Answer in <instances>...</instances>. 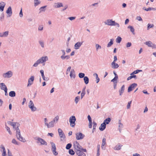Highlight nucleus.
<instances>
[{"mask_svg":"<svg viewBox=\"0 0 156 156\" xmlns=\"http://www.w3.org/2000/svg\"><path fill=\"white\" fill-rule=\"evenodd\" d=\"M105 24L109 26H115L117 25L118 27L119 26V24L116 23L114 21H113L112 20H108L105 22Z\"/></svg>","mask_w":156,"mask_h":156,"instance_id":"nucleus-3","label":"nucleus"},{"mask_svg":"<svg viewBox=\"0 0 156 156\" xmlns=\"http://www.w3.org/2000/svg\"><path fill=\"white\" fill-rule=\"evenodd\" d=\"M85 74L84 73H80L79 74V76L80 78H82L84 77Z\"/></svg>","mask_w":156,"mask_h":156,"instance_id":"nucleus-39","label":"nucleus"},{"mask_svg":"<svg viewBox=\"0 0 156 156\" xmlns=\"http://www.w3.org/2000/svg\"><path fill=\"white\" fill-rule=\"evenodd\" d=\"M88 120L89 121V122H92L91 118L89 115H88Z\"/></svg>","mask_w":156,"mask_h":156,"instance_id":"nucleus-59","label":"nucleus"},{"mask_svg":"<svg viewBox=\"0 0 156 156\" xmlns=\"http://www.w3.org/2000/svg\"><path fill=\"white\" fill-rule=\"evenodd\" d=\"M84 81L85 83L87 84L89 83V78L87 76H85L83 78Z\"/></svg>","mask_w":156,"mask_h":156,"instance_id":"nucleus-25","label":"nucleus"},{"mask_svg":"<svg viewBox=\"0 0 156 156\" xmlns=\"http://www.w3.org/2000/svg\"><path fill=\"white\" fill-rule=\"evenodd\" d=\"M80 99V97L77 96L75 98V101L76 104H77Z\"/></svg>","mask_w":156,"mask_h":156,"instance_id":"nucleus-42","label":"nucleus"},{"mask_svg":"<svg viewBox=\"0 0 156 156\" xmlns=\"http://www.w3.org/2000/svg\"><path fill=\"white\" fill-rule=\"evenodd\" d=\"M118 78V76H115L112 80L111 81L114 82L115 81H116Z\"/></svg>","mask_w":156,"mask_h":156,"instance_id":"nucleus-54","label":"nucleus"},{"mask_svg":"<svg viewBox=\"0 0 156 156\" xmlns=\"http://www.w3.org/2000/svg\"><path fill=\"white\" fill-rule=\"evenodd\" d=\"M34 2L35 6H37L40 3V2L38 0H34Z\"/></svg>","mask_w":156,"mask_h":156,"instance_id":"nucleus-37","label":"nucleus"},{"mask_svg":"<svg viewBox=\"0 0 156 156\" xmlns=\"http://www.w3.org/2000/svg\"><path fill=\"white\" fill-rule=\"evenodd\" d=\"M142 71L141 70H137L136 71H134L132 73H131L130 75H132L134 74H136L140 72H141Z\"/></svg>","mask_w":156,"mask_h":156,"instance_id":"nucleus-34","label":"nucleus"},{"mask_svg":"<svg viewBox=\"0 0 156 156\" xmlns=\"http://www.w3.org/2000/svg\"><path fill=\"white\" fill-rule=\"evenodd\" d=\"M122 145H117L114 148V149L115 150H120L122 147Z\"/></svg>","mask_w":156,"mask_h":156,"instance_id":"nucleus-24","label":"nucleus"},{"mask_svg":"<svg viewBox=\"0 0 156 156\" xmlns=\"http://www.w3.org/2000/svg\"><path fill=\"white\" fill-rule=\"evenodd\" d=\"M59 119V117L58 116H56L54 119L53 121L54 122H57L58 121V120Z\"/></svg>","mask_w":156,"mask_h":156,"instance_id":"nucleus-53","label":"nucleus"},{"mask_svg":"<svg viewBox=\"0 0 156 156\" xmlns=\"http://www.w3.org/2000/svg\"><path fill=\"white\" fill-rule=\"evenodd\" d=\"M113 40L112 39H111L110 40V41L109 42L108 44L107 47H110L113 44Z\"/></svg>","mask_w":156,"mask_h":156,"instance_id":"nucleus-31","label":"nucleus"},{"mask_svg":"<svg viewBox=\"0 0 156 156\" xmlns=\"http://www.w3.org/2000/svg\"><path fill=\"white\" fill-rule=\"evenodd\" d=\"M106 144V139L103 138L102 140V144L101 145V147L103 148V147Z\"/></svg>","mask_w":156,"mask_h":156,"instance_id":"nucleus-27","label":"nucleus"},{"mask_svg":"<svg viewBox=\"0 0 156 156\" xmlns=\"http://www.w3.org/2000/svg\"><path fill=\"white\" fill-rule=\"evenodd\" d=\"M85 94V89L83 90L81 93V99H82L84 96Z\"/></svg>","mask_w":156,"mask_h":156,"instance_id":"nucleus-32","label":"nucleus"},{"mask_svg":"<svg viewBox=\"0 0 156 156\" xmlns=\"http://www.w3.org/2000/svg\"><path fill=\"white\" fill-rule=\"evenodd\" d=\"M0 88L2 90H4L7 89L6 85L3 83H0Z\"/></svg>","mask_w":156,"mask_h":156,"instance_id":"nucleus-15","label":"nucleus"},{"mask_svg":"<svg viewBox=\"0 0 156 156\" xmlns=\"http://www.w3.org/2000/svg\"><path fill=\"white\" fill-rule=\"evenodd\" d=\"M97 124L95 122H93V129L92 130V133H93L95 131L96 129V127L97 126Z\"/></svg>","mask_w":156,"mask_h":156,"instance_id":"nucleus-29","label":"nucleus"},{"mask_svg":"<svg viewBox=\"0 0 156 156\" xmlns=\"http://www.w3.org/2000/svg\"><path fill=\"white\" fill-rule=\"evenodd\" d=\"M137 86L136 83H134L131 84L129 87L128 89V92H129L133 90Z\"/></svg>","mask_w":156,"mask_h":156,"instance_id":"nucleus-9","label":"nucleus"},{"mask_svg":"<svg viewBox=\"0 0 156 156\" xmlns=\"http://www.w3.org/2000/svg\"><path fill=\"white\" fill-rule=\"evenodd\" d=\"M32 111H35L36 110V108L34 106H32L31 107H29Z\"/></svg>","mask_w":156,"mask_h":156,"instance_id":"nucleus-43","label":"nucleus"},{"mask_svg":"<svg viewBox=\"0 0 156 156\" xmlns=\"http://www.w3.org/2000/svg\"><path fill=\"white\" fill-rule=\"evenodd\" d=\"M34 80V77L33 76H31L29 79L27 86H28L32 84Z\"/></svg>","mask_w":156,"mask_h":156,"instance_id":"nucleus-13","label":"nucleus"},{"mask_svg":"<svg viewBox=\"0 0 156 156\" xmlns=\"http://www.w3.org/2000/svg\"><path fill=\"white\" fill-rule=\"evenodd\" d=\"M9 95L11 97H14L16 96V93L14 91H11L9 93Z\"/></svg>","mask_w":156,"mask_h":156,"instance_id":"nucleus-23","label":"nucleus"},{"mask_svg":"<svg viewBox=\"0 0 156 156\" xmlns=\"http://www.w3.org/2000/svg\"><path fill=\"white\" fill-rule=\"evenodd\" d=\"M12 76V73L10 71H9L8 72L3 74V76L5 78H9L11 77Z\"/></svg>","mask_w":156,"mask_h":156,"instance_id":"nucleus-10","label":"nucleus"},{"mask_svg":"<svg viewBox=\"0 0 156 156\" xmlns=\"http://www.w3.org/2000/svg\"><path fill=\"white\" fill-rule=\"evenodd\" d=\"M71 69V67H69L67 69V71H66V74H67L70 71Z\"/></svg>","mask_w":156,"mask_h":156,"instance_id":"nucleus-55","label":"nucleus"},{"mask_svg":"<svg viewBox=\"0 0 156 156\" xmlns=\"http://www.w3.org/2000/svg\"><path fill=\"white\" fill-rule=\"evenodd\" d=\"M76 138L77 140H80L83 139L84 137V135L81 133H77L76 134Z\"/></svg>","mask_w":156,"mask_h":156,"instance_id":"nucleus-8","label":"nucleus"},{"mask_svg":"<svg viewBox=\"0 0 156 156\" xmlns=\"http://www.w3.org/2000/svg\"><path fill=\"white\" fill-rule=\"evenodd\" d=\"M34 106V105L33 102V101L31 100H30L29 103V104L28 105L29 107H31L32 106Z\"/></svg>","mask_w":156,"mask_h":156,"instance_id":"nucleus-36","label":"nucleus"},{"mask_svg":"<svg viewBox=\"0 0 156 156\" xmlns=\"http://www.w3.org/2000/svg\"><path fill=\"white\" fill-rule=\"evenodd\" d=\"M154 25L153 24H151V25L150 24H148L147 26V30H148L149 28H152L153 27Z\"/></svg>","mask_w":156,"mask_h":156,"instance_id":"nucleus-50","label":"nucleus"},{"mask_svg":"<svg viewBox=\"0 0 156 156\" xmlns=\"http://www.w3.org/2000/svg\"><path fill=\"white\" fill-rule=\"evenodd\" d=\"M39 62V61H38V60H37V61L36 62V63H35L34 65H33V66H35V67H36V66H37V65L39 64V63H40Z\"/></svg>","mask_w":156,"mask_h":156,"instance_id":"nucleus-56","label":"nucleus"},{"mask_svg":"<svg viewBox=\"0 0 156 156\" xmlns=\"http://www.w3.org/2000/svg\"><path fill=\"white\" fill-rule=\"evenodd\" d=\"M122 40L121 38L120 37H118L116 39V41L117 43H120Z\"/></svg>","mask_w":156,"mask_h":156,"instance_id":"nucleus-35","label":"nucleus"},{"mask_svg":"<svg viewBox=\"0 0 156 156\" xmlns=\"http://www.w3.org/2000/svg\"><path fill=\"white\" fill-rule=\"evenodd\" d=\"M39 43L41 45V47L43 48L44 47V44L43 42L41 41H39Z\"/></svg>","mask_w":156,"mask_h":156,"instance_id":"nucleus-61","label":"nucleus"},{"mask_svg":"<svg viewBox=\"0 0 156 156\" xmlns=\"http://www.w3.org/2000/svg\"><path fill=\"white\" fill-rule=\"evenodd\" d=\"M106 128V124L105 123H103L101 125V126L99 127V129L101 131H103Z\"/></svg>","mask_w":156,"mask_h":156,"instance_id":"nucleus-19","label":"nucleus"},{"mask_svg":"<svg viewBox=\"0 0 156 156\" xmlns=\"http://www.w3.org/2000/svg\"><path fill=\"white\" fill-rule=\"evenodd\" d=\"M6 129L7 131L8 132L9 134L10 135L12 134V133L10 130V128L8 126H6Z\"/></svg>","mask_w":156,"mask_h":156,"instance_id":"nucleus-46","label":"nucleus"},{"mask_svg":"<svg viewBox=\"0 0 156 156\" xmlns=\"http://www.w3.org/2000/svg\"><path fill=\"white\" fill-rule=\"evenodd\" d=\"M111 121V119L109 118H108L105 119L104 123H105L106 124H108Z\"/></svg>","mask_w":156,"mask_h":156,"instance_id":"nucleus-28","label":"nucleus"},{"mask_svg":"<svg viewBox=\"0 0 156 156\" xmlns=\"http://www.w3.org/2000/svg\"><path fill=\"white\" fill-rule=\"evenodd\" d=\"M62 3H57V5L55 6L56 7L58 8L62 6Z\"/></svg>","mask_w":156,"mask_h":156,"instance_id":"nucleus-44","label":"nucleus"},{"mask_svg":"<svg viewBox=\"0 0 156 156\" xmlns=\"http://www.w3.org/2000/svg\"><path fill=\"white\" fill-rule=\"evenodd\" d=\"M84 151L82 150L77 151H76V154L78 156H86V154L84 153Z\"/></svg>","mask_w":156,"mask_h":156,"instance_id":"nucleus-12","label":"nucleus"},{"mask_svg":"<svg viewBox=\"0 0 156 156\" xmlns=\"http://www.w3.org/2000/svg\"><path fill=\"white\" fill-rule=\"evenodd\" d=\"M69 153L72 155H73L75 154L74 151L72 149H70L69 150Z\"/></svg>","mask_w":156,"mask_h":156,"instance_id":"nucleus-41","label":"nucleus"},{"mask_svg":"<svg viewBox=\"0 0 156 156\" xmlns=\"http://www.w3.org/2000/svg\"><path fill=\"white\" fill-rule=\"evenodd\" d=\"M8 123L13 126V128L16 130V135L17 138L20 140L24 142L25 141V139L23 138L21 136L20 130L18 128V127L20 126V124L17 122H9Z\"/></svg>","mask_w":156,"mask_h":156,"instance_id":"nucleus-1","label":"nucleus"},{"mask_svg":"<svg viewBox=\"0 0 156 156\" xmlns=\"http://www.w3.org/2000/svg\"><path fill=\"white\" fill-rule=\"evenodd\" d=\"M5 5V4L3 2H1L0 3V10L1 11H3Z\"/></svg>","mask_w":156,"mask_h":156,"instance_id":"nucleus-18","label":"nucleus"},{"mask_svg":"<svg viewBox=\"0 0 156 156\" xmlns=\"http://www.w3.org/2000/svg\"><path fill=\"white\" fill-rule=\"evenodd\" d=\"M36 140H37V143H40L42 145H47V142L43 139L38 137L37 138Z\"/></svg>","mask_w":156,"mask_h":156,"instance_id":"nucleus-7","label":"nucleus"},{"mask_svg":"<svg viewBox=\"0 0 156 156\" xmlns=\"http://www.w3.org/2000/svg\"><path fill=\"white\" fill-rule=\"evenodd\" d=\"M76 120V119L75 116H71L69 119V122L70 123L71 126L73 127L75 125V122Z\"/></svg>","mask_w":156,"mask_h":156,"instance_id":"nucleus-4","label":"nucleus"},{"mask_svg":"<svg viewBox=\"0 0 156 156\" xmlns=\"http://www.w3.org/2000/svg\"><path fill=\"white\" fill-rule=\"evenodd\" d=\"M145 44L147 45L148 47H152L153 48H156V45L153 44L150 41L146 42L145 43Z\"/></svg>","mask_w":156,"mask_h":156,"instance_id":"nucleus-6","label":"nucleus"},{"mask_svg":"<svg viewBox=\"0 0 156 156\" xmlns=\"http://www.w3.org/2000/svg\"><path fill=\"white\" fill-rule=\"evenodd\" d=\"M64 55H62L61 56V58L62 59H65V58H66V57H67V59H68V58H69V55H66V56H65Z\"/></svg>","mask_w":156,"mask_h":156,"instance_id":"nucleus-47","label":"nucleus"},{"mask_svg":"<svg viewBox=\"0 0 156 156\" xmlns=\"http://www.w3.org/2000/svg\"><path fill=\"white\" fill-rule=\"evenodd\" d=\"M111 65L112 67L114 69L117 68L119 66L118 65L117 63H115L114 61H113Z\"/></svg>","mask_w":156,"mask_h":156,"instance_id":"nucleus-17","label":"nucleus"},{"mask_svg":"<svg viewBox=\"0 0 156 156\" xmlns=\"http://www.w3.org/2000/svg\"><path fill=\"white\" fill-rule=\"evenodd\" d=\"M131 45V43L130 42H128L126 44V47H130Z\"/></svg>","mask_w":156,"mask_h":156,"instance_id":"nucleus-62","label":"nucleus"},{"mask_svg":"<svg viewBox=\"0 0 156 156\" xmlns=\"http://www.w3.org/2000/svg\"><path fill=\"white\" fill-rule=\"evenodd\" d=\"M125 90V85H123L121 88L120 90H119V95H121L122 93H123Z\"/></svg>","mask_w":156,"mask_h":156,"instance_id":"nucleus-20","label":"nucleus"},{"mask_svg":"<svg viewBox=\"0 0 156 156\" xmlns=\"http://www.w3.org/2000/svg\"><path fill=\"white\" fill-rule=\"evenodd\" d=\"M51 150L53 154L55 155H57L58 154V152L56 151V148L55 144L51 142Z\"/></svg>","mask_w":156,"mask_h":156,"instance_id":"nucleus-5","label":"nucleus"},{"mask_svg":"<svg viewBox=\"0 0 156 156\" xmlns=\"http://www.w3.org/2000/svg\"><path fill=\"white\" fill-rule=\"evenodd\" d=\"M136 19L139 21H142V20L141 18L139 16L137 17Z\"/></svg>","mask_w":156,"mask_h":156,"instance_id":"nucleus-64","label":"nucleus"},{"mask_svg":"<svg viewBox=\"0 0 156 156\" xmlns=\"http://www.w3.org/2000/svg\"><path fill=\"white\" fill-rule=\"evenodd\" d=\"M48 60V58L47 56H45L44 57H42L40 59L38 60L39 61V63H42L46 62Z\"/></svg>","mask_w":156,"mask_h":156,"instance_id":"nucleus-11","label":"nucleus"},{"mask_svg":"<svg viewBox=\"0 0 156 156\" xmlns=\"http://www.w3.org/2000/svg\"><path fill=\"white\" fill-rule=\"evenodd\" d=\"M46 125L48 128L52 127L54 126L53 122L52 121H51L49 122V123L47 124Z\"/></svg>","mask_w":156,"mask_h":156,"instance_id":"nucleus-22","label":"nucleus"},{"mask_svg":"<svg viewBox=\"0 0 156 156\" xmlns=\"http://www.w3.org/2000/svg\"><path fill=\"white\" fill-rule=\"evenodd\" d=\"M144 9V10H145V11H150V10H155L154 8H150V7H149V8H147V9Z\"/></svg>","mask_w":156,"mask_h":156,"instance_id":"nucleus-49","label":"nucleus"},{"mask_svg":"<svg viewBox=\"0 0 156 156\" xmlns=\"http://www.w3.org/2000/svg\"><path fill=\"white\" fill-rule=\"evenodd\" d=\"M2 149L3 150V152L2 154V156H6V154L5 147L3 146L2 147Z\"/></svg>","mask_w":156,"mask_h":156,"instance_id":"nucleus-30","label":"nucleus"},{"mask_svg":"<svg viewBox=\"0 0 156 156\" xmlns=\"http://www.w3.org/2000/svg\"><path fill=\"white\" fill-rule=\"evenodd\" d=\"M23 16L22 9V8H21L20 13V17H22Z\"/></svg>","mask_w":156,"mask_h":156,"instance_id":"nucleus-58","label":"nucleus"},{"mask_svg":"<svg viewBox=\"0 0 156 156\" xmlns=\"http://www.w3.org/2000/svg\"><path fill=\"white\" fill-rule=\"evenodd\" d=\"M6 13L8 14H12V9L11 7L10 6H9L7 10L6 11Z\"/></svg>","mask_w":156,"mask_h":156,"instance_id":"nucleus-26","label":"nucleus"},{"mask_svg":"<svg viewBox=\"0 0 156 156\" xmlns=\"http://www.w3.org/2000/svg\"><path fill=\"white\" fill-rule=\"evenodd\" d=\"M96 49L97 50H98V49L99 48L101 49V46L99 45L98 44H96Z\"/></svg>","mask_w":156,"mask_h":156,"instance_id":"nucleus-51","label":"nucleus"},{"mask_svg":"<svg viewBox=\"0 0 156 156\" xmlns=\"http://www.w3.org/2000/svg\"><path fill=\"white\" fill-rule=\"evenodd\" d=\"M9 32L8 31H5L3 33H0V37H7L8 34Z\"/></svg>","mask_w":156,"mask_h":156,"instance_id":"nucleus-21","label":"nucleus"},{"mask_svg":"<svg viewBox=\"0 0 156 156\" xmlns=\"http://www.w3.org/2000/svg\"><path fill=\"white\" fill-rule=\"evenodd\" d=\"M72 147V144H68L66 147V148L67 149H69Z\"/></svg>","mask_w":156,"mask_h":156,"instance_id":"nucleus-40","label":"nucleus"},{"mask_svg":"<svg viewBox=\"0 0 156 156\" xmlns=\"http://www.w3.org/2000/svg\"><path fill=\"white\" fill-rule=\"evenodd\" d=\"M130 29L131 31L132 32L133 34H134V28L131 26H129L128 27Z\"/></svg>","mask_w":156,"mask_h":156,"instance_id":"nucleus-38","label":"nucleus"},{"mask_svg":"<svg viewBox=\"0 0 156 156\" xmlns=\"http://www.w3.org/2000/svg\"><path fill=\"white\" fill-rule=\"evenodd\" d=\"M74 149L75 150L76 153L77 151H80L81 150L83 151L84 152H86L87 150L85 149H83L81 147L80 144L77 142H75L73 145Z\"/></svg>","mask_w":156,"mask_h":156,"instance_id":"nucleus-2","label":"nucleus"},{"mask_svg":"<svg viewBox=\"0 0 156 156\" xmlns=\"http://www.w3.org/2000/svg\"><path fill=\"white\" fill-rule=\"evenodd\" d=\"M70 76L71 78H74L75 77V73L74 69H72L70 73Z\"/></svg>","mask_w":156,"mask_h":156,"instance_id":"nucleus-14","label":"nucleus"},{"mask_svg":"<svg viewBox=\"0 0 156 156\" xmlns=\"http://www.w3.org/2000/svg\"><path fill=\"white\" fill-rule=\"evenodd\" d=\"M12 142L15 144H16V145H19V144L18 143V142L16 141V140L14 139H13L12 140Z\"/></svg>","mask_w":156,"mask_h":156,"instance_id":"nucleus-33","label":"nucleus"},{"mask_svg":"<svg viewBox=\"0 0 156 156\" xmlns=\"http://www.w3.org/2000/svg\"><path fill=\"white\" fill-rule=\"evenodd\" d=\"M8 156H12V155L10 151L9 150H8Z\"/></svg>","mask_w":156,"mask_h":156,"instance_id":"nucleus-63","label":"nucleus"},{"mask_svg":"<svg viewBox=\"0 0 156 156\" xmlns=\"http://www.w3.org/2000/svg\"><path fill=\"white\" fill-rule=\"evenodd\" d=\"M59 135L61 138L64 139L65 137V136L64 134L63 133L59 134Z\"/></svg>","mask_w":156,"mask_h":156,"instance_id":"nucleus-48","label":"nucleus"},{"mask_svg":"<svg viewBox=\"0 0 156 156\" xmlns=\"http://www.w3.org/2000/svg\"><path fill=\"white\" fill-rule=\"evenodd\" d=\"M58 131L59 133V134L63 133L61 129H58Z\"/></svg>","mask_w":156,"mask_h":156,"instance_id":"nucleus-60","label":"nucleus"},{"mask_svg":"<svg viewBox=\"0 0 156 156\" xmlns=\"http://www.w3.org/2000/svg\"><path fill=\"white\" fill-rule=\"evenodd\" d=\"M94 75H96V78H97V83H98L99 81V78L98 77V75L97 74L95 73Z\"/></svg>","mask_w":156,"mask_h":156,"instance_id":"nucleus-57","label":"nucleus"},{"mask_svg":"<svg viewBox=\"0 0 156 156\" xmlns=\"http://www.w3.org/2000/svg\"><path fill=\"white\" fill-rule=\"evenodd\" d=\"M136 77V75H134L132 76V75L130 76H129L128 77V78L127 79V80H129L133 78H135Z\"/></svg>","mask_w":156,"mask_h":156,"instance_id":"nucleus-45","label":"nucleus"},{"mask_svg":"<svg viewBox=\"0 0 156 156\" xmlns=\"http://www.w3.org/2000/svg\"><path fill=\"white\" fill-rule=\"evenodd\" d=\"M132 101H131L128 102V104L127 105V108L129 109L130 106V104L131 103Z\"/></svg>","mask_w":156,"mask_h":156,"instance_id":"nucleus-52","label":"nucleus"},{"mask_svg":"<svg viewBox=\"0 0 156 156\" xmlns=\"http://www.w3.org/2000/svg\"><path fill=\"white\" fill-rule=\"evenodd\" d=\"M82 44V42H78L75 45V48L76 49H78Z\"/></svg>","mask_w":156,"mask_h":156,"instance_id":"nucleus-16","label":"nucleus"}]
</instances>
